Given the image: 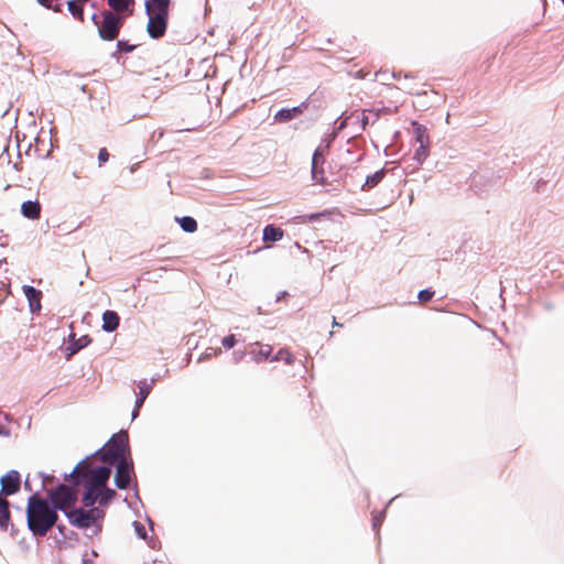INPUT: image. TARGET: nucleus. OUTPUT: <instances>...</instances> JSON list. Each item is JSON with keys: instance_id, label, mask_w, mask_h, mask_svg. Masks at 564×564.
<instances>
[{"instance_id": "nucleus-1", "label": "nucleus", "mask_w": 564, "mask_h": 564, "mask_svg": "<svg viewBox=\"0 0 564 564\" xmlns=\"http://www.w3.org/2000/svg\"><path fill=\"white\" fill-rule=\"evenodd\" d=\"M128 452V435L126 432L115 434L102 448L100 460L108 465L117 463L115 484L119 489H126L130 484L132 462L126 455Z\"/></svg>"}, {"instance_id": "nucleus-2", "label": "nucleus", "mask_w": 564, "mask_h": 564, "mask_svg": "<svg viewBox=\"0 0 564 564\" xmlns=\"http://www.w3.org/2000/svg\"><path fill=\"white\" fill-rule=\"evenodd\" d=\"M29 529L34 535L43 536L56 523V510L36 495L29 498L26 508Z\"/></svg>"}, {"instance_id": "nucleus-3", "label": "nucleus", "mask_w": 564, "mask_h": 564, "mask_svg": "<svg viewBox=\"0 0 564 564\" xmlns=\"http://www.w3.org/2000/svg\"><path fill=\"white\" fill-rule=\"evenodd\" d=\"M102 449L96 454L82 460L75 469L70 473L77 482L83 481L84 485L101 489L106 487L107 480L110 476V465L94 466L95 460L100 459Z\"/></svg>"}, {"instance_id": "nucleus-4", "label": "nucleus", "mask_w": 564, "mask_h": 564, "mask_svg": "<svg viewBox=\"0 0 564 564\" xmlns=\"http://www.w3.org/2000/svg\"><path fill=\"white\" fill-rule=\"evenodd\" d=\"M170 1L155 0L145 2V12L149 18L147 31L152 39H160L164 35L167 25Z\"/></svg>"}, {"instance_id": "nucleus-5", "label": "nucleus", "mask_w": 564, "mask_h": 564, "mask_svg": "<svg viewBox=\"0 0 564 564\" xmlns=\"http://www.w3.org/2000/svg\"><path fill=\"white\" fill-rule=\"evenodd\" d=\"M65 516L73 525L79 529H88L95 525L99 530V522L105 517V512L100 508H90L89 510L78 508L66 512Z\"/></svg>"}, {"instance_id": "nucleus-6", "label": "nucleus", "mask_w": 564, "mask_h": 564, "mask_svg": "<svg viewBox=\"0 0 564 564\" xmlns=\"http://www.w3.org/2000/svg\"><path fill=\"white\" fill-rule=\"evenodd\" d=\"M48 496L54 506L53 508L64 511L65 514L77 499L76 491L66 485H59L55 490H51Z\"/></svg>"}, {"instance_id": "nucleus-7", "label": "nucleus", "mask_w": 564, "mask_h": 564, "mask_svg": "<svg viewBox=\"0 0 564 564\" xmlns=\"http://www.w3.org/2000/svg\"><path fill=\"white\" fill-rule=\"evenodd\" d=\"M104 19L98 25L99 36L105 41H113L120 30L121 19L110 11L104 12Z\"/></svg>"}, {"instance_id": "nucleus-8", "label": "nucleus", "mask_w": 564, "mask_h": 564, "mask_svg": "<svg viewBox=\"0 0 564 564\" xmlns=\"http://www.w3.org/2000/svg\"><path fill=\"white\" fill-rule=\"evenodd\" d=\"M0 482L4 495H13L20 489V474L17 470H10L1 477Z\"/></svg>"}, {"instance_id": "nucleus-9", "label": "nucleus", "mask_w": 564, "mask_h": 564, "mask_svg": "<svg viewBox=\"0 0 564 564\" xmlns=\"http://www.w3.org/2000/svg\"><path fill=\"white\" fill-rule=\"evenodd\" d=\"M23 294L29 302L31 312L41 310V292L31 285H23Z\"/></svg>"}, {"instance_id": "nucleus-10", "label": "nucleus", "mask_w": 564, "mask_h": 564, "mask_svg": "<svg viewBox=\"0 0 564 564\" xmlns=\"http://www.w3.org/2000/svg\"><path fill=\"white\" fill-rule=\"evenodd\" d=\"M21 213L29 219H37L41 214V205L37 200H26L21 205Z\"/></svg>"}, {"instance_id": "nucleus-11", "label": "nucleus", "mask_w": 564, "mask_h": 564, "mask_svg": "<svg viewBox=\"0 0 564 564\" xmlns=\"http://www.w3.org/2000/svg\"><path fill=\"white\" fill-rule=\"evenodd\" d=\"M119 315L115 311H106L102 314V329L107 333L115 332L119 326Z\"/></svg>"}, {"instance_id": "nucleus-12", "label": "nucleus", "mask_w": 564, "mask_h": 564, "mask_svg": "<svg viewBox=\"0 0 564 564\" xmlns=\"http://www.w3.org/2000/svg\"><path fill=\"white\" fill-rule=\"evenodd\" d=\"M109 7L117 13H126L127 15L132 14V6L134 0H107Z\"/></svg>"}, {"instance_id": "nucleus-13", "label": "nucleus", "mask_w": 564, "mask_h": 564, "mask_svg": "<svg viewBox=\"0 0 564 564\" xmlns=\"http://www.w3.org/2000/svg\"><path fill=\"white\" fill-rule=\"evenodd\" d=\"M283 234L281 228L268 225L263 229V240L270 242L279 241L283 238Z\"/></svg>"}, {"instance_id": "nucleus-14", "label": "nucleus", "mask_w": 564, "mask_h": 564, "mask_svg": "<svg viewBox=\"0 0 564 564\" xmlns=\"http://www.w3.org/2000/svg\"><path fill=\"white\" fill-rule=\"evenodd\" d=\"M324 163V156L322 152L317 149L312 159V177L316 182H323V177L321 176V173L318 171V165Z\"/></svg>"}, {"instance_id": "nucleus-15", "label": "nucleus", "mask_w": 564, "mask_h": 564, "mask_svg": "<svg viewBox=\"0 0 564 564\" xmlns=\"http://www.w3.org/2000/svg\"><path fill=\"white\" fill-rule=\"evenodd\" d=\"M86 491L83 496V502L85 507H93L98 501L100 489L85 485Z\"/></svg>"}, {"instance_id": "nucleus-16", "label": "nucleus", "mask_w": 564, "mask_h": 564, "mask_svg": "<svg viewBox=\"0 0 564 564\" xmlns=\"http://www.w3.org/2000/svg\"><path fill=\"white\" fill-rule=\"evenodd\" d=\"M10 521L9 502L0 497V529L6 530Z\"/></svg>"}, {"instance_id": "nucleus-17", "label": "nucleus", "mask_w": 564, "mask_h": 564, "mask_svg": "<svg viewBox=\"0 0 564 564\" xmlns=\"http://www.w3.org/2000/svg\"><path fill=\"white\" fill-rule=\"evenodd\" d=\"M299 112H300V108H297V107H294L291 109L284 108V109L279 110L275 113L274 120L279 121V122H286V121L293 119L296 116V113H299Z\"/></svg>"}, {"instance_id": "nucleus-18", "label": "nucleus", "mask_w": 564, "mask_h": 564, "mask_svg": "<svg viewBox=\"0 0 564 564\" xmlns=\"http://www.w3.org/2000/svg\"><path fill=\"white\" fill-rule=\"evenodd\" d=\"M152 383H148L147 381H142L139 383V395L135 400L137 408H141L144 403L147 397L149 395L151 391Z\"/></svg>"}, {"instance_id": "nucleus-19", "label": "nucleus", "mask_w": 564, "mask_h": 564, "mask_svg": "<svg viewBox=\"0 0 564 564\" xmlns=\"http://www.w3.org/2000/svg\"><path fill=\"white\" fill-rule=\"evenodd\" d=\"M415 140L419 144H430L429 135L426 133V128L422 124L413 122Z\"/></svg>"}, {"instance_id": "nucleus-20", "label": "nucleus", "mask_w": 564, "mask_h": 564, "mask_svg": "<svg viewBox=\"0 0 564 564\" xmlns=\"http://www.w3.org/2000/svg\"><path fill=\"white\" fill-rule=\"evenodd\" d=\"M272 348L270 345H263L258 351L251 350L250 354L253 356L254 361L260 362L270 357Z\"/></svg>"}, {"instance_id": "nucleus-21", "label": "nucleus", "mask_w": 564, "mask_h": 564, "mask_svg": "<svg viewBox=\"0 0 564 564\" xmlns=\"http://www.w3.org/2000/svg\"><path fill=\"white\" fill-rule=\"evenodd\" d=\"M181 228L186 232H194L197 229V223L194 218L185 216L177 218Z\"/></svg>"}, {"instance_id": "nucleus-22", "label": "nucleus", "mask_w": 564, "mask_h": 564, "mask_svg": "<svg viewBox=\"0 0 564 564\" xmlns=\"http://www.w3.org/2000/svg\"><path fill=\"white\" fill-rule=\"evenodd\" d=\"M383 175H384V172L382 170L377 171L372 175H369L366 178L365 184L362 185V189H370V188L375 187L383 178Z\"/></svg>"}, {"instance_id": "nucleus-23", "label": "nucleus", "mask_w": 564, "mask_h": 564, "mask_svg": "<svg viewBox=\"0 0 564 564\" xmlns=\"http://www.w3.org/2000/svg\"><path fill=\"white\" fill-rule=\"evenodd\" d=\"M90 343L88 336H83L75 340L67 349L69 350V356L76 354L80 349L85 348Z\"/></svg>"}, {"instance_id": "nucleus-24", "label": "nucleus", "mask_w": 564, "mask_h": 564, "mask_svg": "<svg viewBox=\"0 0 564 564\" xmlns=\"http://www.w3.org/2000/svg\"><path fill=\"white\" fill-rule=\"evenodd\" d=\"M429 147L430 144H419V147L416 148L415 152H414V155H413V159L419 163V164H422L426 158L429 156Z\"/></svg>"}, {"instance_id": "nucleus-25", "label": "nucleus", "mask_w": 564, "mask_h": 564, "mask_svg": "<svg viewBox=\"0 0 564 564\" xmlns=\"http://www.w3.org/2000/svg\"><path fill=\"white\" fill-rule=\"evenodd\" d=\"M98 501L100 505H106L116 495L115 490L104 487L100 489Z\"/></svg>"}, {"instance_id": "nucleus-26", "label": "nucleus", "mask_w": 564, "mask_h": 564, "mask_svg": "<svg viewBox=\"0 0 564 564\" xmlns=\"http://www.w3.org/2000/svg\"><path fill=\"white\" fill-rule=\"evenodd\" d=\"M67 6L73 17L83 20V8L79 4H77L75 1H68Z\"/></svg>"}, {"instance_id": "nucleus-27", "label": "nucleus", "mask_w": 564, "mask_h": 564, "mask_svg": "<svg viewBox=\"0 0 564 564\" xmlns=\"http://www.w3.org/2000/svg\"><path fill=\"white\" fill-rule=\"evenodd\" d=\"M280 359L285 360L286 364H292V356L288 350L281 349L278 352V355L274 358H272V360H280Z\"/></svg>"}, {"instance_id": "nucleus-28", "label": "nucleus", "mask_w": 564, "mask_h": 564, "mask_svg": "<svg viewBox=\"0 0 564 564\" xmlns=\"http://www.w3.org/2000/svg\"><path fill=\"white\" fill-rule=\"evenodd\" d=\"M434 295V292L433 291H430V290H422L419 292V300L422 302V303H425L427 301H430L432 299V296Z\"/></svg>"}, {"instance_id": "nucleus-29", "label": "nucleus", "mask_w": 564, "mask_h": 564, "mask_svg": "<svg viewBox=\"0 0 564 564\" xmlns=\"http://www.w3.org/2000/svg\"><path fill=\"white\" fill-rule=\"evenodd\" d=\"M133 527H134L135 533L139 538H141V539L147 538L145 528L140 522L134 521Z\"/></svg>"}, {"instance_id": "nucleus-30", "label": "nucleus", "mask_w": 564, "mask_h": 564, "mask_svg": "<svg viewBox=\"0 0 564 564\" xmlns=\"http://www.w3.org/2000/svg\"><path fill=\"white\" fill-rule=\"evenodd\" d=\"M223 346L227 349H230L235 346L236 339L234 335H229L223 338Z\"/></svg>"}, {"instance_id": "nucleus-31", "label": "nucleus", "mask_w": 564, "mask_h": 564, "mask_svg": "<svg viewBox=\"0 0 564 564\" xmlns=\"http://www.w3.org/2000/svg\"><path fill=\"white\" fill-rule=\"evenodd\" d=\"M109 159V153L107 152V150L105 148L100 149L99 150V153H98V161H99V164H104L105 162H107Z\"/></svg>"}, {"instance_id": "nucleus-32", "label": "nucleus", "mask_w": 564, "mask_h": 564, "mask_svg": "<svg viewBox=\"0 0 564 564\" xmlns=\"http://www.w3.org/2000/svg\"><path fill=\"white\" fill-rule=\"evenodd\" d=\"M383 516H384V512H381L379 516L373 518L372 525H373L375 529L378 528L381 524Z\"/></svg>"}, {"instance_id": "nucleus-33", "label": "nucleus", "mask_w": 564, "mask_h": 564, "mask_svg": "<svg viewBox=\"0 0 564 564\" xmlns=\"http://www.w3.org/2000/svg\"><path fill=\"white\" fill-rule=\"evenodd\" d=\"M245 356V352L243 351H235L234 352V358H235V362H239Z\"/></svg>"}, {"instance_id": "nucleus-34", "label": "nucleus", "mask_w": 564, "mask_h": 564, "mask_svg": "<svg viewBox=\"0 0 564 564\" xmlns=\"http://www.w3.org/2000/svg\"><path fill=\"white\" fill-rule=\"evenodd\" d=\"M42 6L48 8V9H52L53 6H52V0H37Z\"/></svg>"}, {"instance_id": "nucleus-35", "label": "nucleus", "mask_w": 564, "mask_h": 564, "mask_svg": "<svg viewBox=\"0 0 564 564\" xmlns=\"http://www.w3.org/2000/svg\"><path fill=\"white\" fill-rule=\"evenodd\" d=\"M139 409H140V408H137V405L134 406V410H133V412H132V419H135V417L138 416Z\"/></svg>"}, {"instance_id": "nucleus-36", "label": "nucleus", "mask_w": 564, "mask_h": 564, "mask_svg": "<svg viewBox=\"0 0 564 564\" xmlns=\"http://www.w3.org/2000/svg\"><path fill=\"white\" fill-rule=\"evenodd\" d=\"M91 19H93L94 23H95L97 26H98V25H100V23H99V22H98V20H97V19H98L97 14H93V18H91Z\"/></svg>"}, {"instance_id": "nucleus-37", "label": "nucleus", "mask_w": 564, "mask_h": 564, "mask_svg": "<svg viewBox=\"0 0 564 564\" xmlns=\"http://www.w3.org/2000/svg\"><path fill=\"white\" fill-rule=\"evenodd\" d=\"M218 351H219V350H215V351L213 352V355H217V352H218ZM210 356H212V352H206V354H205V357H206V358H208V357H210Z\"/></svg>"}, {"instance_id": "nucleus-38", "label": "nucleus", "mask_w": 564, "mask_h": 564, "mask_svg": "<svg viewBox=\"0 0 564 564\" xmlns=\"http://www.w3.org/2000/svg\"><path fill=\"white\" fill-rule=\"evenodd\" d=\"M6 434L7 433L2 429H0V435H6Z\"/></svg>"}, {"instance_id": "nucleus-39", "label": "nucleus", "mask_w": 564, "mask_h": 564, "mask_svg": "<svg viewBox=\"0 0 564 564\" xmlns=\"http://www.w3.org/2000/svg\"><path fill=\"white\" fill-rule=\"evenodd\" d=\"M333 325H334V326H339V324H338L335 319H334V322H333Z\"/></svg>"}, {"instance_id": "nucleus-40", "label": "nucleus", "mask_w": 564, "mask_h": 564, "mask_svg": "<svg viewBox=\"0 0 564 564\" xmlns=\"http://www.w3.org/2000/svg\"><path fill=\"white\" fill-rule=\"evenodd\" d=\"M345 126V122H341L340 126H339V129H343Z\"/></svg>"}, {"instance_id": "nucleus-41", "label": "nucleus", "mask_w": 564, "mask_h": 564, "mask_svg": "<svg viewBox=\"0 0 564 564\" xmlns=\"http://www.w3.org/2000/svg\"><path fill=\"white\" fill-rule=\"evenodd\" d=\"M562 1H563V4H564V0H562Z\"/></svg>"}]
</instances>
